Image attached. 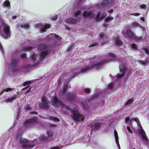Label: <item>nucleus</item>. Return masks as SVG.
I'll list each match as a JSON object with an SVG mask.
<instances>
[{"mask_svg":"<svg viewBox=\"0 0 149 149\" xmlns=\"http://www.w3.org/2000/svg\"><path fill=\"white\" fill-rule=\"evenodd\" d=\"M57 17H58V15H56L54 16L51 17L50 18L51 19H52V20L55 21V20H56V19L57 18Z\"/></svg>","mask_w":149,"mask_h":149,"instance_id":"nucleus-41","label":"nucleus"},{"mask_svg":"<svg viewBox=\"0 0 149 149\" xmlns=\"http://www.w3.org/2000/svg\"><path fill=\"white\" fill-rule=\"evenodd\" d=\"M52 105L54 107L57 108L61 106L64 107L66 112H71L72 114L71 117L75 121L79 122L83 119V117L79 113L78 110L75 108L71 109L68 106H65L63 102L60 100L58 97L55 96L52 97L51 101Z\"/></svg>","mask_w":149,"mask_h":149,"instance_id":"nucleus-2","label":"nucleus"},{"mask_svg":"<svg viewBox=\"0 0 149 149\" xmlns=\"http://www.w3.org/2000/svg\"><path fill=\"white\" fill-rule=\"evenodd\" d=\"M20 26L22 28H23L24 29H26L29 27V25L28 24H21Z\"/></svg>","mask_w":149,"mask_h":149,"instance_id":"nucleus-31","label":"nucleus"},{"mask_svg":"<svg viewBox=\"0 0 149 149\" xmlns=\"http://www.w3.org/2000/svg\"><path fill=\"white\" fill-rule=\"evenodd\" d=\"M133 101V99L132 98H131L128 99L127 100V102L125 104V105L126 106L129 105L132 103Z\"/></svg>","mask_w":149,"mask_h":149,"instance_id":"nucleus-28","label":"nucleus"},{"mask_svg":"<svg viewBox=\"0 0 149 149\" xmlns=\"http://www.w3.org/2000/svg\"><path fill=\"white\" fill-rule=\"evenodd\" d=\"M108 55L109 57V58H111L112 59H115L116 57V56L113 53L110 52L108 54Z\"/></svg>","mask_w":149,"mask_h":149,"instance_id":"nucleus-29","label":"nucleus"},{"mask_svg":"<svg viewBox=\"0 0 149 149\" xmlns=\"http://www.w3.org/2000/svg\"><path fill=\"white\" fill-rule=\"evenodd\" d=\"M132 26L133 27H136L139 26L137 22H133L132 24Z\"/></svg>","mask_w":149,"mask_h":149,"instance_id":"nucleus-40","label":"nucleus"},{"mask_svg":"<svg viewBox=\"0 0 149 149\" xmlns=\"http://www.w3.org/2000/svg\"><path fill=\"white\" fill-rule=\"evenodd\" d=\"M113 9H110V10H109L108 11V13H112L113 12Z\"/></svg>","mask_w":149,"mask_h":149,"instance_id":"nucleus-56","label":"nucleus"},{"mask_svg":"<svg viewBox=\"0 0 149 149\" xmlns=\"http://www.w3.org/2000/svg\"><path fill=\"white\" fill-rule=\"evenodd\" d=\"M133 149H136L135 148H133Z\"/></svg>","mask_w":149,"mask_h":149,"instance_id":"nucleus-62","label":"nucleus"},{"mask_svg":"<svg viewBox=\"0 0 149 149\" xmlns=\"http://www.w3.org/2000/svg\"><path fill=\"white\" fill-rule=\"evenodd\" d=\"M67 75H69L68 74H67Z\"/></svg>","mask_w":149,"mask_h":149,"instance_id":"nucleus-63","label":"nucleus"},{"mask_svg":"<svg viewBox=\"0 0 149 149\" xmlns=\"http://www.w3.org/2000/svg\"><path fill=\"white\" fill-rule=\"evenodd\" d=\"M82 104L84 108L86 109H88V106L86 104L84 103H82Z\"/></svg>","mask_w":149,"mask_h":149,"instance_id":"nucleus-39","label":"nucleus"},{"mask_svg":"<svg viewBox=\"0 0 149 149\" xmlns=\"http://www.w3.org/2000/svg\"><path fill=\"white\" fill-rule=\"evenodd\" d=\"M47 133L48 137L44 135H40L38 139H35L30 141L22 137V134L21 132L18 133L15 137V140L17 145V148L18 149H31L36 144L47 141L48 138H52L53 132L51 130L47 131Z\"/></svg>","mask_w":149,"mask_h":149,"instance_id":"nucleus-1","label":"nucleus"},{"mask_svg":"<svg viewBox=\"0 0 149 149\" xmlns=\"http://www.w3.org/2000/svg\"><path fill=\"white\" fill-rule=\"evenodd\" d=\"M119 70L120 74H117L113 78L114 79L113 82L107 85V88L108 89H112L114 86L117 84L119 85L121 82L120 80L124 77L126 72V67L123 64L121 63L119 65Z\"/></svg>","mask_w":149,"mask_h":149,"instance_id":"nucleus-7","label":"nucleus"},{"mask_svg":"<svg viewBox=\"0 0 149 149\" xmlns=\"http://www.w3.org/2000/svg\"><path fill=\"white\" fill-rule=\"evenodd\" d=\"M2 30L0 32L1 36L5 39L9 38L11 37V32L10 26L7 24L3 25Z\"/></svg>","mask_w":149,"mask_h":149,"instance_id":"nucleus-9","label":"nucleus"},{"mask_svg":"<svg viewBox=\"0 0 149 149\" xmlns=\"http://www.w3.org/2000/svg\"><path fill=\"white\" fill-rule=\"evenodd\" d=\"M111 76H112V75H111V74H110V76L111 77H111Z\"/></svg>","mask_w":149,"mask_h":149,"instance_id":"nucleus-61","label":"nucleus"},{"mask_svg":"<svg viewBox=\"0 0 149 149\" xmlns=\"http://www.w3.org/2000/svg\"><path fill=\"white\" fill-rule=\"evenodd\" d=\"M26 55L25 54H20L18 50H17L13 54V56L10 59V62L8 65V69L10 72H21L24 70L23 66H18L19 63V57L25 58Z\"/></svg>","mask_w":149,"mask_h":149,"instance_id":"nucleus-5","label":"nucleus"},{"mask_svg":"<svg viewBox=\"0 0 149 149\" xmlns=\"http://www.w3.org/2000/svg\"><path fill=\"white\" fill-rule=\"evenodd\" d=\"M23 51L25 52L31 51L32 50V48L30 47H24L22 48Z\"/></svg>","mask_w":149,"mask_h":149,"instance_id":"nucleus-27","label":"nucleus"},{"mask_svg":"<svg viewBox=\"0 0 149 149\" xmlns=\"http://www.w3.org/2000/svg\"><path fill=\"white\" fill-rule=\"evenodd\" d=\"M113 19V17H107L104 19L105 22H109L110 21L112 20Z\"/></svg>","mask_w":149,"mask_h":149,"instance_id":"nucleus-32","label":"nucleus"},{"mask_svg":"<svg viewBox=\"0 0 149 149\" xmlns=\"http://www.w3.org/2000/svg\"><path fill=\"white\" fill-rule=\"evenodd\" d=\"M12 88H7L3 89V91L4 92H9L11 91H12Z\"/></svg>","mask_w":149,"mask_h":149,"instance_id":"nucleus-34","label":"nucleus"},{"mask_svg":"<svg viewBox=\"0 0 149 149\" xmlns=\"http://www.w3.org/2000/svg\"><path fill=\"white\" fill-rule=\"evenodd\" d=\"M0 50L2 54L3 55H4L5 54V52L4 50H3V46L1 44V43H0Z\"/></svg>","mask_w":149,"mask_h":149,"instance_id":"nucleus-36","label":"nucleus"},{"mask_svg":"<svg viewBox=\"0 0 149 149\" xmlns=\"http://www.w3.org/2000/svg\"><path fill=\"white\" fill-rule=\"evenodd\" d=\"M37 118L34 117L26 120L24 123V125L25 127H31L33 125L35 124V123H37Z\"/></svg>","mask_w":149,"mask_h":149,"instance_id":"nucleus-13","label":"nucleus"},{"mask_svg":"<svg viewBox=\"0 0 149 149\" xmlns=\"http://www.w3.org/2000/svg\"><path fill=\"white\" fill-rule=\"evenodd\" d=\"M131 47L134 50L136 51L137 49V45L134 43H132L131 45Z\"/></svg>","mask_w":149,"mask_h":149,"instance_id":"nucleus-30","label":"nucleus"},{"mask_svg":"<svg viewBox=\"0 0 149 149\" xmlns=\"http://www.w3.org/2000/svg\"><path fill=\"white\" fill-rule=\"evenodd\" d=\"M72 45H71L70 46L68 47L67 49L68 52H69L70 50L72 48Z\"/></svg>","mask_w":149,"mask_h":149,"instance_id":"nucleus-50","label":"nucleus"},{"mask_svg":"<svg viewBox=\"0 0 149 149\" xmlns=\"http://www.w3.org/2000/svg\"><path fill=\"white\" fill-rule=\"evenodd\" d=\"M64 21L66 23L71 24H76L77 22L76 19L72 17L65 19Z\"/></svg>","mask_w":149,"mask_h":149,"instance_id":"nucleus-19","label":"nucleus"},{"mask_svg":"<svg viewBox=\"0 0 149 149\" xmlns=\"http://www.w3.org/2000/svg\"><path fill=\"white\" fill-rule=\"evenodd\" d=\"M141 20L142 21H143V22L144 21V18L142 19H141Z\"/></svg>","mask_w":149,"mask_h":149,"instance_id":"nucleus-59","label":"nucleus"},{"mask_svg":"<svg viewBox=\"0 0 149 149\" xmlns=\"http://www.w3.org/2000/svg\"><path fill=\"white\" fill-rule=\"evenodd\" d=\"M114 134L116 143L118 145L119 147L120 148V146L119 143L118 137V133L115 129H114Z\"/></svg>","mask_w":149,"mask_h":149,"instance_id":"nucleus-21","label":"nucleus"},{"mask_svg":"<svg viewBox=\"0 0 149 149\" xmlns=\"http://www.w3.org/2000/svg\"><path fill=\"white\" fill-rule=\"evenodd\" d=\"M134 121H135L137 123V124L138 125L137 122L136 120H135L134 119H132L130 121V123L131 125H132V122Z\"/></svg>","mask_w":149,"mask_h":149,"instance_id":"nucleus-48","label":"nucleus"},{"mask_svg":"<svg viewBox=\"0 0 149 149\" xmlns=\"http://www.w3.org/2000/svg\"><path fill=\"white\" fill-rule=\"evenodd\" d=\"M17 17L16 15L13 16L12 17V18L13 19H15Z\"/></svg>","mask_w":149,"mask_h":149,"instance_id":"nucleus-57","label":"nucleus"},{"mask_svg":"<svg viewBox=\"0 0 149 149\" xmlns=\"http://www.w3.org/2000/svg\"><path fill=\"white\" fill-rule=\"evenodd\" d=\"M98 44L97 42H95L94 43L91 44L89 46V47H93L97 46V45Z\"/></svg>","mask_w":149,"mask_h":149,"instance_id":"nucleus-43","label":"nucleus"},{"mask_svg":"<svg viewBox=\"0 0 149 149\" xmlns=\"http://www.w3.org/2000/svg\"><path fill=\"white\" fill-rule=\"evenodd\" d=\"M130 120V118L129 117H127L125 118V121L126 123H127Z\"/></svg>","mask_w":149,"mask_h":149,"instance_id":"nucleus-52","label":"nucleus"},{"mask_svg":"<svg viewBox=\"0 0 149 149\" xmlns=\"http://www.w3.org/2000/svg\"><path fill=\"white\" fill-rule=\"evenodd\" d=\"M92 143V144H91V146L94 148H96L97 146L98 145V143L96 142H93Z\"/></svg>","mask_w":149,"mask_h":149,"instance_id":"nucleus-35","label":"nucleus"},{"mask_svg":"<svg viewBox=\"0 0 149 149\" xmlns=\"http://www.w3.org/2000/svg\"><path fill=\"white\" fill-rule=\"evenodd\" d=\"M102 123L97 122L95 123L93 125L91 126V130L92 131H95V130H99L101 127Z\"/></svg>","mask_w":149,"mask_h":149,"instance_id":"nucleus-18","label":"nucleus"},{"mask_svg":"<svg viewBox=\"0 0 149 149\" xmlns=\"http://www.w3.org/2000/svg\"><path fill=\"white\" fill-rule=\"evenodd\" d=\"M2 6L3 7L6 8L8 9L10 8V3L8 0L5 1L2 4Z\"/></svg>","mask_w":149,"mask_h":149,"instance_id":"nucleus-20","label":"nucleus"},{"mask_svg":"<svg viewBox=\"0 0 149 149\" xmlns=\"http://www.w3.org/2000/svg\"><path fill=\"white\" fill-rule=\"evenodd\" d=\"M142 39V38L141 37H138L136 38V41H139L141 40Z\"/></svg>","mask_w":149,"mask_h":149,"instance_id":"nucleus-51","label":"nucleus"},{"mask_svg":"<svg viewBox=\"0 0 149 149\" xmlns=\"http://www.w3.org/2000/svg\"><path fill=\"white\" fill-rule=\"evenodd\" d=\"M60 148L58 146L53 147L51 148V149H60Z\"/></svg>","mask_w":149,"mask_h":149,"instance_id":"nucleus-53","label":"nucleus"},{"mask_svg":"<svg viewBox=\"0 0 149 149\" xmlns=\"http://www.w3.org/2000/svg\"><path fill=\"white\" fill-rule=\"evenodd\" d=\"M101 12L99 11L97 13L96 16L95 17L96 21H98L101 20V16H100Z\"/></svg>","mask_w":149,"mask_h":149,"instance_id":"nucleus-26","label":"nucleus"},{"mask_svg":"<svg viewBox=\"0 0 149 149\" xmlns=\"http://www.w3.org/2000/svg\"><path fill=\"white\" fill-rule=\"evenodd\" d=\"M31 83V81H28L24 82L23 83V85L24 86H26L24 88L22 89V90L23 91L28 88L29 87Z\"/></svg>","mask_w":149,"mask_h":149,"instance_id":"nucleus-22","label":"nucleus"},{"mask_svg":"<svg viewBox=\"0 0 149 149\" xmlns=\"http://www.w3.org/2000/svg\"><path fill=\"white\" fill-rule=\"evenodd\" d=\"M47 118L48 119L56 122H58L60 121L59 119L56 117L49 116Z\"/></svg>","mask_w":149,"mask_h":149,"instance_id":"nucleus-25","label":"nucleus"},{"mask_svg":"<svg viewBox=\"0 0 149 149\" xmlns=\"http://www.w3.org/2000/svg\"><path fill=\"white\" fill-rule=\"evenodd\" d=\"M64 26H65L66 29L68 30H70V28L68 26L66 25H64Z\"/></svg>","mask_w":149,"mask_h":149,"instance_id":"nucleus-54","label":"nucleus"},{"mask_svg":"<svg viewBox=\"0 0 149 149\" xmlns=\"http://www.w3.org/2000/svg\"><path fill=\"white\" fill-rule=\"evenodd\" d=\"M91 91V89L88 88H85L84 89V92L85 93H89Z\"/></svg>","mask_w":149,"mask_h":149,"instance_id":"nucleus-37","label":"nucleus"},{"mask_svg":"<svg viewBox=\"0 0 149 149\" xmlns=\"http://www.w3.org/2000/svg\"><path fill=\"white\" fill-rule=\"evenodd\" d=\"M70 87L69 86L68 81L65 83L62 90L60 93V97H62L64 95V98L66 100L71 102L74 101L76 99V95L71 92H68L65 93L68 88H70Z\"/></svg>","mask_w":149,"mask_h":149,"instance_id":"nucleus-8","label":"nucleus"},{"mask_svg":"<svg viewBox=\"0 0 149 149\" xmlns=\"http://www.w3.org/2000/svg\"><path fill=\"white\" fill-rule=\"evenodd\" d=\"M105 35V34L104 33H100L99 35V38H103Z\"/></svg>","mask_w":149,"mask_h":149,"instance_id":"nucleus-42","label":"nucleus"},{"mask_svg":"<svg viewBox=\"0 0 149 149\" xmlns=\"http://www.w3.org/2000/svg\"><path fill=\"white\" fill-rule=\"evenodd\" d=\"M99 96V95L98 93H96L94 94L93 95L92 97V99H94L95 98H97Z\"/></svg>","mask_w":149,"mask_h":149,"instance_id":"nucleus-45","label":"nucleus"},{"mask_svg":"<svg viewBox=\"0 0 149 149\" xmlns=\"http://www.w3.org/2000/svg\"><path fill=\"white\" fill-rule=\"evenodd\" d=\"M125 82V81H123V82L124 83Z\"/></svg>","mask_w":149,"mask_h":149,"instance_id":"nucleus-64","label":"nucleus"},{"mask_svg":"<svg viewBox=\"0 0 149 149\" xmlns=\"http://www.w3.org/2000/svg\"><path fill=\"white\" fill-rule=\"evenodd\" d=\"M115 43L116 45L120 46L123 43L122 41L120 40V38L117 36L115 40Z\"/></svg>","mask_w":149,"mask_h":149,"instance_id":"nucleus-24","label":"nucleus"},{"mask_svg":"<svg viewBox=\"0 0 149 149\" xmlns=\"http://www.w3.org/2000/svg\"><path fill=\"white\" fill-rule=\"evenodd\" d=\"M84 1V0H79L76 7V11L74 14L75 17L80 18L82 16L84 18H92L95 16L94 13L90 11H84L82 13V9L84 8L82 7L81 3Z\"/></svg>","mask_w":149,"mask_h":149,"instance_id":"nucleus-6","label":"nucleus"},{"mask_svg":"<svg viewBox=\"0 0 149 149\" xmlns=\"http://www.w3.org/2000/svg\"><path fill=\"white\" fill-rule=\"evenodd\" d=\"M17 98V96L16 95L12 96L10 98L6 99L5 100V102L6 103L11 102L15 100Z\"/></svg>","mask_w":149,"mask_h":149,"instance_id":"nucleus-23","label":"nucleus"},{"mask_svg":"<svg viewBox=\"0 0 149 149\" xmlns=\"http://www.w3.org/2000/svg\"><path fill=\"white\" fill-rule=\"evenodd\" d=\"M123 34L126 37L130 38H134L135 37L134 33L130 29H127L125 32H123Z\"/></svg>","mask_w":149,"mask_h":149,"instance_id":"nucleus-16","label":"nucleus"},{"mask_svg":"<svg viewBox=\"0 0 149 149\" xmlns=\"http://www.w3.org/2000/svg\"><path fill=\"white\" fill-rule=\"evenodd\" d=\"M20 112L19 110H18V112L17 113L16 119L17 120L19 118V116L20 115Z\"/></svg>","mask_w":149,"mask_h":149,"instance_id":"nucleus-49","label":"nucleus"},{"mask_svg":"<svg viewBox=\"0 0 149 149\" xmlns=\"http://www.w3.org/2000/svg\"><path fill=\"white\" fill-rule=\"evenodd\" d=\"M38 50L39 51L40 57L39 60H37L38 58V54L35 53L31 54V57L29 58L30 61L32 62V65L30 67H34L39 65L41 63L42 60L51 51V47L46 45L39 44L37 46Z\"/></svg>","mask_w":149,"mask_h":149,"instance_id":"nucleus-3","label":"nucleus"},{"mask_svg":"<svg viewBox=\"0 0 149 149\" xmlns=\"http://www.w3.org/2000/svg\"><path fill=\"white\" fill-rule=\"evenodd\" d=\"M50 102L48 98L45 96H43L41 97V100L39 104V107L42 109H47L49 107Z\"/></svg>","mask_w":149,"mask_h":149,"instance_id":"nucleus-11","label":"nucleus"},{"mask_svg":"<svg viewBox=\"0 0 149 149\" xmlns=\"http://www.w3.org/2000/svg\"><path fill=\"white\" fill-rule=\"evenodd\" d=\"M114 3L113 0H104L101 3H98L96 6L98 8L102 6H105L110 4H112Z\"/></svg>","mask_w":149,"mask_h":149,"instance_id":"nucleus-15","label":"nucleus"},{"mask_svg":"<svg viewBox=\"0 0 149 149\" xmlns=\"http://www.w3.org/2000/svg\"><path fill=\"white\" fill-rule=\"evenodd\" d=\"M31 87H30L29 88V89L26 92V93H28L30 92V90L31 89Z\"/></svg>","mask_w":149,"mask_h":149,"instance_id":"nucleus-58","label":"nucleus"},{"mask_svg":"<svg viewBox=\"0 0 149 149\" xmlns=\"http://www.w3.org/2000/svg\"><path fill=\"white\" fill-rule=\"evenodd\" d=\"M13 128V127H11L9 129V131H10V130H12V129Z\"/></svg>","mask_w":149,"mask_h":149,"instance_id":"nucleus-60","label":"nucleus"},{"mask_svg":"<svg viewBox=\"0 0 149 149\" xmlns=\"http://www.w3.org/2000/svg\"><path fill=\"white\" fill-rule=\"evenodd\" d=\"M107 15V14L106 13H103L101 16V20L105 18L106 16Z\"/></svg>","mask_w":149,"mask_h":149,"instance_id":"nucleus-44","label":"nucleus"},{"mask_svg":"<svg viewBox=\"0 0 149 149\" xmlns=\"http://www.w3.org/2000/svg\"><path fill=\"white\" fill-rule=\"evenodd\" d=\"M108 58L107 57H100L97 58V61H93L89 66H87L84 68L80 67L78 69L74 68L73 72V74L70 77L71 78H74L76 75L79 73H84L86 71H89L92 68H94L97 69L100 68L104 63L108 62Z\"/></svg>","mask_w":149,"mask_h":149,"instance_id":"nucleus-4","label":"nucleus"},{"mask_svg":"<svg viewBox=\"0 0 149 149\" xmlns=\"http://www.w3.org/2000/svg\"><path fill=\"white\" fill-rule=\"evenodd\" d=\"M141 14L140 13H131L130 14L131 15H134V16H137L139 15H140Z\"/></svg>","mask_w":149,"mask_h":149,"instance_id":"nucleus-46","label":"nucleus"},{"mask_svg":"<svg viewBox=\"0 0 149 149\" xmlns=\"http://www.w3.org/2000/svg\"><path fill=\"white\" fill-rule=\"evenodd\" d=\"M127 128L128 131L129 132L132 133V131L130 129V127L129 126H127Z\"/></svg>","mask_w":149,"mask_h":149,"instance_id":"nucleus-47","label":"nucleus"},{"mask_svg":"<svg viewBox=\"0 0 149 149\" xmlns=\"http://www.w3.org/2000/svg\"><path fill=\"white\" fill-rule=\"evenodd\" d=\"M50 25L48 24H46L44 25L38 24H36L35 26L36 28H39L40 31L41 33L45 32L47 29L50 28Z\"/></svg>","mask_w":149,"mask_h":149,"instance_id":"nucleus-14","label":"nucleus"},{"mask_svg":"<svg viewBox=\"0 0 149 149\" xmlns=\"http://www.w3.org/2000/svg\"><path fill=\"white\" fill-rule=\"evenodd\" d=\"M141 52H144L148 56L144 60H139V63L143 65H145L148 64L149 62V50L146 47H144L140 51Z\"/></svg>","mask_w":149,"mask_h":149,"instance_id":"nucleus-12","label":"nucleus"},{"mask_svg":"<svg viewBox=\"0 0 149 149\" xmlns=\"http://www.w3.org/2000/svg\"><path fill=\"white\" fill-rule=\"evenodd\" d=\"M139 7L140 8H141L142 9H143V10H145L146 9V5L143 4L141 5H140L139 6Z\"/></svg>","mask_w":149,"mask_h":149,"instance_id":"nucleus-38","label":"nucleus"},{"mask_svg":"<svg viewBox=\"0 0 149 149\" xmlns=\"http://www.w3.org/2000/svg\"><path fill=\"white\" fill-rule=\"evenodd\" d=\"M31 114H37V112L36 111H33L32 112H30Z\"/></svg>","mask_w":149,"mask_h":149,"instance_id":"nucleus-55","label":"nucleus"},{"mask_svg":"<svg viewBox=\"0 0 149 149\" xmlns=\"http://www.w3.org/2000/svg\"><path fill=\"white\" fill-rule=\"evenodd\" d=\"M138 134L141 136L142 139L144 141V144L146 146H148L149 145V140L141 126H140L138 130Z\"/></svg>","mask_w":149,"mask_h":149,"instance_id":"nucleus-10","label":"nucleus"},{"mask_svg":"<svg viewBox=\"0 0 149 149\" xmlns=\"http://www.w3.org/2000/svg\"><path fill=\"white\" fill-rule=\"evenodd\" d=\"M24 109L26 111H29L31 109V108L29 104H27L25 105Z\"/></svg>","mask_w":149,"mask_h":149,"instance_id":"nucleus-33","label":"nucleus"},{"mask_svg":"<svg viewBox=\"0 0 149 149\" xmlns=\"http://www.w3.org/2000/svg\"><path fill=\"white\" fill-rule=\"evenodd\" d=\"M54 37L56 39H58L60 40V37L59 36L56 34L52 33L50 35H48L46 37V38H43L42 39L44 40H46L47 41H49L52 38H53Z\"/></svg>","mask_w":149,"mask_h":149,"instance_id":"nucleus-17","label":"nucleus"}]
</instances>
